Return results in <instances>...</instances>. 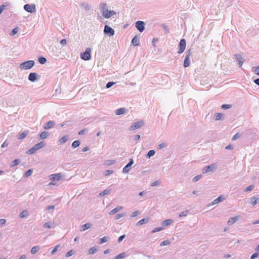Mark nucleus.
Returning a JSON list of instances; mask_svg holds the SVG:
<instances>
[{"label":"nucleus","instance_id":"393cba45","mask_svg":"<svg viewBox=\"0 0 259 259\" xmlns=\"http://www.w3.org/2000/svg\"><path fill=\"white\" fill-rule=\"evenodd\" d=\"M35 148L38 150L45 146V144L44 142H40L39 143L35 144L34 146Z\"/></svg>","mask_w":259,"mask_h":259},{"label":"nucleus","instance_id":"423d86ee","mask_svg":"<svg viewBox=\"0 0 259 259\" xmlns=\"http://www.w3.org/2000/svg\"><path fill=\"white\" fill-rule=\"evenodd\" d=\"M143 125L144 122L142 120L136 122L131 126L130 131H132L138 129L141 127Z\"/></svg>","mask_w":259,"mask_h":259},{"label":"nucleus","instance_id":"f3484780","mask_svg":"<svg viewBox=\"0 0 259 259\" xmlns=\"http://www.w3.org/2000/svg\"><path fill=\"white\" fill-rule=\"evenodd\" d=\"M140 42V37L136 35L132 40V44L135 46H138Z\"/></svg>","mask_w":259,"mask_h":259},{"label":"nucleus","instance_id":"a18cd8bd","mask_svg":"<svg viewBox=\"0 0 259 259\" xmlns=\"http://www.w3.org/2000/svg\"><path fill=\"white\" fill-rule=\"evenodd\" d=\"M170 244V242L168 240H166L161 242L160 246H166V245H169Z\"/></svg>","mask_w":259,"mask_h":259},{"label":"nucleus","instance_id":"f03ea898","mask_svg":"<svg viewBox=\"0 0 259 259\" xmlns=\"http://www.w3.org/2000/svg\"><path fill=\"white\" fill-rule=\"evenodd\" d=\"M34 64L35 62L33 60H28L21 63L19 67L21 70H27L31 68Z\"/></svg>","mask_w":259,"mask_h":259},{"label":"nucleus","instance_id":"39448f33","mask_svg":"<svg viewBox=\"0 0 259 259\" xmlns=\"http://www.w3.org/2000/svg\"><path fill=\"white\" fill-rule=\"evenodd\" d=\"M104 33L109 36H111L114 35V30L111 27L106 25L104 27Z\"/></svg>","mask_w":259,"mask_h":259},{"label":"nucleus","instance_id":"2eb2a0df","mask_svg":"<svg viewBox=\"0 0 259 259\" xmlns=\"http://www.w3.org/2000/svg\"><path fill=\"white\" fill-rule=\"evenodd\" d=\"M43 227L47 229L54 228L55 224L53 222H48L43 225Z\"/></svg>","mask_w":259,"mask_h":259},{"label":"nucleus","instance_id":"5701e85b","mask_svg":"<svg viewBox=\"0 0 259 259\" xmlns=\"http://www.w3.org/2000/svg\"><path fill=\"white\" fill-rule=\"evenodd\" d=\"M29 132L28 131H25L22 133L21 134H19L18 137V139L19 140H22L24 139L28 134Z\"/></svg>","mask_w":259,"mask_h":259},{"label":"nucleus","instance_id":"5fc2aeb1","mask_svg":"<svg viewBox=\"0 0 259 259\" xmlns=\"http://www.w3.org/2000/svg\"><path fill=\"white\" fill-rule=\"evenodd\" d=\"M73 251L72 250H70L67 253L65 254L66 257H69L71 256H72L73 254Z\"/></svg>","mask_w":259,"mask_h":259},{"label":"nucleus","instance_id":"ddd939ff","mask_svg":"<svg viewBox=\"0 0 259 259\" xmlns=\"http://www.w3.org/2000/svg\"><path fill=\"white\" fill-rule=\"evenodd\" d=\"M62 177V174L61 173L52 174L49 176L50 179L53 181H58Z\"/></svg>","mask_w":259,"mask_h":259},{"label":"nucleus","instance_id":"2f4dec72","mask_svg":"<svg viewBox=\"0 0 259 259\" xmlns=\"http://www.w3.org/2000/svg\"><path fill=\"white\" fill-rule=\"evenodd\" d=\"M68 136H64L59 139V142L60 144H62L66 142L68 140Z\"/></svg>","mask_w":259,"mask_h":259},{"label":"nucleus","instance_id":"aec40b11","mask_svg":"<svg viewBox=\"0 0 259 259\" xmlns=\"http://www.w3.org/2000/svg\"><path fill=\"white\" fill-rule=\"evenodd\" d=\"M173 222H174V221L172 220L167 219L165 221H163L162 222L161 224H162V227L163 228V227L168 226L171 225Z\"/></svg>","mask_w":259,"mask_h":259},{"label":"nucleus","instance_id":"7c9ffc66","mask_svg":"<svg viewBox=\"0 0 259 259\" xmlns=\"http://www.w3.org/2000/svg\"><path fill=\"white\" fill-rule=\"evenodd\" d=\"M115 162H116V161L115 160H112V159L106 160L104 162V164L106 165H110L114 164L115 163Z\"/></svg>","mask_w":259,"mask_h":259},{"label":"nucleus","instance_id":"cd10ccee","mask_svg":"<svg viewBox=\"0 0 259 259\" xmlns=\"http://www.w3.org/2000/svg\"><path fill=\"white\" fill-rule=\"evenodd\" d=\"M40 249V247L38 245L33 246L31 249V253L32 254H34L36 253Z\"/></svg>","mask_w":259,"mask_h":259},{"label":"nucleus","instance_id":"c03bdc74","mask_svg":"<svg viewBox=\"0 0 259 259\" xmlns=\"http://www.w3.org/2000/svg\"><path fill=\"white\" fill-rule=\"evenodd\" d=\"M33 170L32 169H29L27 171H26L24 174V177L27 178L31 176L32 174Z\"/></svg>","mask_w":259,"mask_h":259},{"label":"nucleus","instance_id":"f257e3e1","mask_svg":"<svg viewBox=\"0 0 259 259\" xmlns=\"http://www.w3.org/2000/svg\"><path fill=\"white\" fill-rule=\"evenodd\" d=\"M102 16L104 18L109 19L111 17L115 15L116 13L113 10H108L107 5L105 3H101L99 6Z\"/></svg>","mask_w":259,"mask_h":259},{"label":"nucleus","instance_id":"338daca9","mask_svg":"<svg viewBox=\"0 0 259 259\" xmlns=\"http://www.w3.org/2000/svg\"><path fill=\"white\" fill-rule=\"evenodd\" d=\"M87 130L85 128L83 129V130H81V131H80L79 132L78 134H79V135H83V134H85V133L87 132Z\"/></svg>","mask_w":259,"mask_h":259},{"label":"nucleus","instance_id":"1a4fd4ad","mask_svg":"<svg viewBox=\"0 0 259 259\" xmlns=\"http://www.w3.org/2000/svg\"><path fill=\"white\" fill-rule=\"evenodd\" d=\"M186 46V40L184 39H182L179 44V50L178 51L179 54H182L185 50Z\"/></svg>","mask_w":259,"mask_h":259},{"label":"nucleus","instance_id":"8fccbe9b","mask_svg":"<svg viewBox=\"0 0 259 259\" xmlns=\"http://www.w3.org/2000/svg\"><path fill=\"white\" fill-rule=\"evenodd\" d=\"M254 186L253 185H250L246 188V189L244 190L245 192L247 191H251L252 190V189L254 188Z\"/></svg>","mask_w":259,"mask_h":259},{"label":"nucleus","instance_id":"bf43d9fd","mask_svg":"<svg viewBox=\"0 0 259 259\" xmlns=\"http://www.w3.org/2000/svg\"><path fill=\"white\" fill-rule=\"evenodd\" d=\"M167 146V144L165 143H162L159 145L158 149H161Z\"/></svg>","mask_w":259,"mask_h":259},{"label":"nucleus","instance_id":"f704fd0d","mask_svg":"<svg viewBox=\"0 0 259 259\" xmlns=\"http://www.w3.org/2000/svg\"><path fill=\"white\" fill-rule=\"evenodd\" d=\"M20 163V160L19 159H16L13 160L11 164V167H14L15 166L18 165Z\"/></svg>","mask_w":259,"mask_h":259},{"label":"nucleus","instance_id":"4be33fe9","mask_svg":"<svg viewBox=\"0 0 259 259\" xmlns=\"http://www.w3.org/2000/svg\"><path fill=\"white\" fill-rule=\"evenodd\" d=\"M111 192V190L110 189H106L104 190L103 192L99 193V196L100 197H102L105 195H109L110 194Z\"/></svg>","mask_w":259,"mask_h":259},{"label":"nucleus","instance_id":"b1692460","mask_svg":"<svg viewBox=\"0 0 259 259\" xmlns=\"http://www.w3.org/2000/svg\"><path fill=\"white\" fill-rule=\"evenodd\" d=\"M49 133L48 132L44 131L41 132L39 135V138L41 139H45L48 137Z\"/></svg>","mask_w":259,"mask_h":259},{"label":"nucleus","instance_id":"13d9d810","mask_svg":"<svg viewBox=\"0 0 259 259\" xmlns=\"http://www.w3.org/2000/svg\"><path fill=\"white\" fill-rule=\"evenodd\" d=\"M125 215L124 213H118L116 214L115 217L116 220H118L120 219L121 218L124 217Z\"/></svg>","mask_w":259,"mask_h":259},{"label":"nucleus","instance_id":"412c9836","mask_svg":"<svg viewBox=\"0 0 259 259\" xmlns=\"http://www.w3.org/2000/svg\"><path fill=\"white\" fill-rule=\"evenodd\" d=\"M92 227V224L90 223H86L80 227V231H84L87 229L90 228Z\"/></svg>","mask_w":259,"mask_h":259},{"label":"nucleus","instance_id":"c9c22d12","mask_svg":"<svg viewBox=\"0 0 259 259\" xmlns=\"http://www.w3.org/2000/svg\"><path fill=\"white\" fill-rule=\"evenodd\" d=\"M80 141L79 140L74 141L71 145V146L73 148H75L78 147L80 145Z\"/></svg>","mask_w":259,"mask_h":259},{"label":"nucleus","instance_id":"603ef678","mask_svg":"<svg viewBox=\"0 0 259 259\" xmlns=\"http://www.w3.org/2000/svg\"><path fill=\"white\" fill-rule=\"evenodd\" d=\"M201 178V175H197V176H195V177L193 178L192 181L194 182H196L198 181H199L200 179Z\"/></svg>","mask_w":259,"mask_h":259},{"label":"nucleus","instance_id":"9d476101","mask_svg":"<svg viewBox=\"0 0 259 259\" xmlns=\"http://www.w3.org/2000/svg\"><path fill=\"white\" fill-rule=\"evenodd\" d=\"M135 26L136 28L140 32H142L145 29V23L143 21H138L136 22Z\"/></svg>","mask_w":259,"mask_h":259},{"label":"nucleus","instance_id":"a211bd4d","mask_svg":"<svg viewBox=\"0 0 259 259\" xmlns=\"http://www.w3.org/2000/svg\"><path fill=\"white\" fill-rule=\"evenodd\" d=\"M123 208V207L122 206H117L116 207H115V208L112 209L109 213V214L110 215H113L115 213H116L117 212H118V211H119L120 210H121Z\"/></svg>","mask_w":259,"mask_h":259},{"label":"nucleus","instance_id":"49530a36","mask_svg":"<svg viewBox=\"0 0 259 259\" xmlns=\"http://www.w3.org/2000/svg\"><path fill=\"white\" fill-rule=\"evenodd\" d=\"M163 229L162 227H156L152 231V233L162 231Z\"/></svg>","mask_w":259,"mask_h":259},{"label":"nucleus","instance_id":"774afa93","mask_svg":"<svg viewBox=\"0 0 259 259\" xmlns=\"http://www.w3.org/2000/svg\"><path fill=\"white\" fill-rule=\"evenodd\" d=\"M60 44L63 46L67 44V40L65 39H63L60 41Z\"/></svg>","mask_w":259,"mask_h":259},{"label":"nucleus","instance_id":"4c0bfd02","mask_svg":"<svg viewBox=\"0 0 259 259\" xmlns=\"http://www.w3.org/2000/svg\"><path fill=\"white\" fill-rule=\"evenodd\" d=\"M155 154V151L154 150H150L146 154L147 158H150Z\"/></svg>","mask_w":259,"mask_h":259},{"label":"nucleus","instance_id":"a878e982","mask_svg":"<svg viewBox=\"0 0 259 259\" xmlns=\"http://www.w3.org/2000/svg\"><path fill=\"white\" fill-rule=\"evenodd\" d=\"M259 202V198H256L255 197H252L250 199V204L252 205H255L257 203Z\"/></svg>","mask_w":259,"mask_h":259},{"label":"nucleus","instance_id":"69168bd1","mask_svg":"<svg viewBox=\"0 0 259 259\" xmlns=\"http://www.w3.org/2000/svg\"><path fill=\"white\" fill-rule=\"evenodd\" d=\"M125 235H122L121 236H120L118 239V242H120L122 241V240L125 238Z\"/></svg>","mask_w":259,"mask_h":259},{"label":"nucleus","instance_id":"c756f323","mask_svg":"<svg viewBox=\"0 0 259 259\" xmlns=\"http://www.w3.org/2000/svg\"><path fill=\"white\" fill-rule=\"evenodd\" d=\"M125 109L121 108L116 110L115 114L117 115L123 114L125 112Z\"/></svg>","mask_w":259,"mask_h":259},{"label":"nucleus","instance_id":"6ab92c4d","mask_svg":"<svg viewBox=\"0 0 259 259\" xmlns=\"http://www.w3.org/2000/svg\"><path fill=\"white\" fill-rule=\"evenodd\" d=\"M225 199V198L224 197H223L222 196H220L218 197L217 198H216L213 200V201L211 203V205H214V204H218V203L221 202V201H222L223 200H224Z\"/></svg>","mask_w":259,"mask_h":259},{"label":"nucleus","instance_id":"4468645a","mask_svg":"<svg viewBox=\"0 0 259 259\" xmlns=\"http://www.w3.org/2000/svg\"><path fill=\"white\" fill-rule=\"evenodd\" d=\"M37 74L35 72H31L28 75V79L29 81L35 82L37 80Z\"/></svg>","mask_w":259,"mask_h":259},{"label":"nucleus","instance_id":"79ce46f5","mask_svg":"<svg viewBox=\"0 0 259 259\" xmlns=\"http://www.w3.org/2000/svg\"><path fill=\"white\" fill-rule=\"evenodd\" d=\"M38 60L39 63L41 64H44L47 62L46 58L43 57H39Z\"/></svg>","mask_w":259,"mask_h":259},{"label":"nucleus","instance_id":"6e6552de","mask_svg":"<svg viewBox=\"0 0 259 259\" xmlns=\"http://www.w3.org/2000/svg\"><path fill=\"white\" fill-rule=\"evenodd\" d=\"M216 167L217 166L215 164H211L210 165L206 166L203 168V172L204 174H206L208 172L213 171L216 169Z\"/></svg>","mask_w":259,"mask_h":259},{"label":"nucleus","instance_id":"680f3d73","mask_svg":"<svg viewBox=\"0 0 259 259\" xmlns=\"http://www.w3.org/2000/svg\"><path fill=\"white\" fill-rule=\"evenodd\" d=\"M140 213V212L139 211H134V212L132 213V214H131V217L132 218L136 217L137 215H138Z\"/></svg>","mask_w":259,"mask_h":259},{"label":"nucleus","instance_id":"7ed1b4c3","mask_svg":"<svg viewBox=\"0 0 259 259\" xmlns=\"http://www.w3.org/2000/svg\"><path fill=\"white\" fill-rule=\"evenodd\" d=\"M91 51L92 50L90 48H87L85 52L80 54L81 59L85 61L89 60L91 59Z\"/></svg>","mask_w":259,"mask_h":259},{"label":"nucleus","instance_id":"a19ab883","mask_svg":"<svg viewBox=\"0 0 259 259\" xmlns=\"http://www.w3.org/2000/svg\"><path fill=\"white\" fill-rule=\"evenodd\" d=\"M97 251V248L96 247H93L89 249V253L90 254H93L95 253Z\"/></svg>","mask_w":259,"mask_h":259},{"label":"nucleus","instance_id":"bb28decb","mask_svg":"<svg viewBox=\"0 0 259 259\" xmlns=\"http://www.w3.org/2000/svg\"><path fill=\"white\" fill-rule=\"evenodd\" d=\"M238 217H234L231 218L228 221V223L230 225H232L233 224H234V223L237 222L238 221Z\"/></svg>","mask_w":259,"mask_h":259},{"label":"nucleus","instance_id":"20e7f679","mask_svg":"<svg viewBox=\"0 0 259 259\" xmlns=\"http://www.w3.org/2000/svg\"><path fill=\"white\" fill-rule=\"evenodd\" d=\"M24 9L28 13H33L36 12V6L34 4H26L24 6Z\"/></svg>","mask_w":259,"mask_h":259},{"label":"nucleus","instance_id":"ea45409f","mask_svg":"<svg viewBox=\"0 0 259 259\" xmlns=\"http://www.w3.org/2000/svg\"><path fill=\"white\" fill-rule=\"evenodd\" d=\"M126 254L125 252H122L114 257V259H121L125 257Z\"/></svg>","mask_w":259,"mask_h":259},{"label":"nucleus","instance_id":"0e129e2a","mask_svg":"<svg viewBox=\"0 0 259 259\" xmlns=\"http://www.w3.org/2000/svg\"><path fill=\"white\" fill-rule=\"evenodd\" d=\"M5 8L6 6L4 5H2L0 6V15L2 14V13L5 10Z\"/></svg>","mask_w":259,"mask_h":259},{"label":"nucleus","instance_id":"c85d7f7f","mask_svg":"<svg viewBox=\"0 0 259 259\" xmlns=\"http://www.w3.org/2000/svg\"><path fill=\"white\" fill-rule=\"evenodd\" d=\"M28 215V211L27 210H23L19 214V217L21 219L27 217Z\"/></svg>","mask_w":259,"mask_h":259},{"label":"nucleus","instance_id":"6e6d98bb","mask_svg":"<svg viewBox=\"0 0 259 259\" xmlns=\"http://www.w3.org/2000/svg\"><path fill=\"white\" fill-rule=\"evenodd\" d=\"M231 107V105H229V104H223L221 108L223 109H229Z\"/></svg>","mask_w":259,"mask_h":259},{"label":"nucleus","instance_id":"9b49d317","mask_svg":"<svg viewBox=\"0 0 259 259\" xmlns=\"http://www.w3.org/2000/svg\"><path fill=\"white\" fill-rule=\"evenodd\" d=\"M235 59L238 62L239 67H241L244 62V59L240 54H236L234 55Z\"/></svg>","mask_w":259,"mask_h":259},{"label":"nucleus","instance_id":"e433bc0d","mask_svg":"<svg viewBox=\"0 0 259 259\" xmlns=\"http://www.w3.org/2000/svg\"><path fill=\"white\" fill-rule=\"evenodd\" d=\"M148 222V220L147 219H143L141 220H140L138 223H137V225H139V226H141V225H142L145 223H147V222Z\"/></svg>","mask_w":259,"mask_h":259},{"label":"nucleus","instance_id":"09e8293b","mask_svg":"<svg viewBox=\"0 0 259 259\" xmlns=\"http://www.w3.org/2000/svg\"><path fill=\"white\" fill-rule=\"evenodd\" d=\"M18 31V27H16L15 28H14L12 31L11 32H10V35L13 36V35H14L15 34H16Z\"/></svg>","mask_w":259,"mask_h":259},{"label":"nucleus","instance_id":"052dcab7","mask_svg":"<svg viewBox=\"0 0 259 259\" xmlns=\"http://www.w3.org/2000/svg\"><path fill=\"white\" fill-rule=\"evenodd\" d=\"M59 247V245H56L54 249L51 251V254H54L57 250L58 248Z\"/></svg>","mask_w":259,"mask_h":259},{"label":"nucleus","instance_id":"4d7b16f0","mask_svg":"<svg viewBox=\"0 0 259 259\" xmlns=\"http://www.w3.org/2000/svg\"><path fill=\"white\" fill-rule=\"evenodd\" d=\"M113 170H106L105 171V176H109L110 175L112 174L113 173Z\"/></svg>","mask_w":259,"mask_h":259},{"label":"nucleus","instance_id":"58836bf2","mask_svg":"<svg viewBox=\"0 0 259 259\" xmlns=\"http://www.w3.org/2000/svg\"><path fill=\"white\" fill-rule=\"evenodd\" d=\"M36 151H37V150L35 148V147L33 146V147H32L31 148L29 149L27 151V154H34Z\"/></svg>","mask_w":259,"mask_h":259},{"label":"nucleus","instance_id":"37998d69","mask_svg":"<svg viewBox=\"0 0 259 259\" xmlns=\"http://www.w3.org/2000/svg\"><path fill=\"white\" fill-rule=\"evenodd\" d=\"M108 240V237L106 236H104L102 237V238L100 239L99 240V244H103V243H105L107 242Z\"/></svg>","mask_w":259,"mask_h":259},{"label":"nucleus","instance_id":"3c124183","mask_svg":"<svg viewBox=\"0 0 259 259\" xmlns=\"http://www.w3.org/2000/svg\"><path fill=\"white\" fill-rule=\"evenodd\" d=\"M222 117H223V114L221 113H219L216 114L215 120H221L222 119Z\"/></svg>","mask_w":259,"mask_h":259},{"label":"nucleus","instance_id":"0eeeda50","mask_svg":"<svg viewBox=\"0 0 259 259\" xmlns=\"http://www.w3.org/2000/svg\"><path fill=\"white\" fill-rule=\"evenodd\" d=\"M191 51L190 50H188L186 52V57L185 58L184 61V66L185 67H187L189 66L190 64V56L191 55Z\"/></svg>","mask_w":259,"mask_h":259},{"label":"nucleus","instance_id":"dca6fc26","mask_svg":"<svg viewBox=\"0 0 259 259\" xmlns=\"http://www.w3.org/2000/svg\"><path fill=\"white\" fill-rule=\"evenodd\" d=\"M55 125V122L53 120H50L47 122L44 126L45 130H49Z\"/></svg>","mask_w":259,"mask_h":259},{"label":"nucleus","instance_id":"72a5a7b5","mask_svg":"<svg viewBox=\"0 0 259 259\" xmlns=\"http://www.w3.org/2000/svg\"><path fill=\"white\" fill-rule=\"evenodd\" d=\"M80 6L81 8H84L85 10H89L90 8V7L89 5V4H88L87 3H80Z\"/></svg>","mask_w":259,"mask_h":259},{"label":"nucleus","instance_id":"de8ad7c7","mask_svg":"<svg viewBox=\"0 0 259 259\" xmlns=\"http://www.w3.org/2000/svg\"><path fill=\"white\" fill-rule=\"evenodd\" d=\"M188 211H189L188 210L182 211L181 213H180L179 217H186L188 215Z\"/></svg>","mask_w":259,"mask_h":259},{"label":"nucleus","instance_id":"864d4df0","mask_svg":"<svg viewBox=\"0 0 259 259\" xmlns=\"http://www.w3.org/2000/svg\"><path fill=\"white\" fill-rule=\"evenodd\" d=\"M115 83L114 82H112V81H109L108 82L107 84H106V88L107 89H109L110 88H111L113 84H114Z\"/></svg>","mask_w":259,"mask_h":259},{"label":"nucleus","instance_id":"f8f14e48","mask_svg":"<svg viewBox=\"0 0 259 259\" xmlns=\"http://www.w3.org/2000/svg\"><path fill=\"white\" fill-rule=\"evenodd\" d=\"M134 163V160L132 158H130L128 163L123 167L122 172L123 173H127L130 171V167Z\"/></svg>","mask_w":259,"mask_h":259},{"label":"nucleus","instance_id":"473e14b6","mask_svg":"<svg viewBox=\"0 0 259 259\" xmlns=\"http://www.w3.org/2000/svg\"><path fill=\"white\" fill-rule=\"evenodd\" d=\"M252 71L256 75L259 76V66H254L252 67Z\"/></svg>","mask_w":259,"mask_h":259},{"label":"nucleus","instance_id":"e2e57ef3","mask_svg":"<svg viewBox=\"0 0 259 259\" xmlns=\"http://www.w3.org/2000/svg\"><path fill=\"white\" fill-rule=\"evenodd\" d=\"M259 255V253H254L250 256V259H254L255 258L258 257Z\"/></svg>","mask_w":259,"mask_h":259}]
</instances>
